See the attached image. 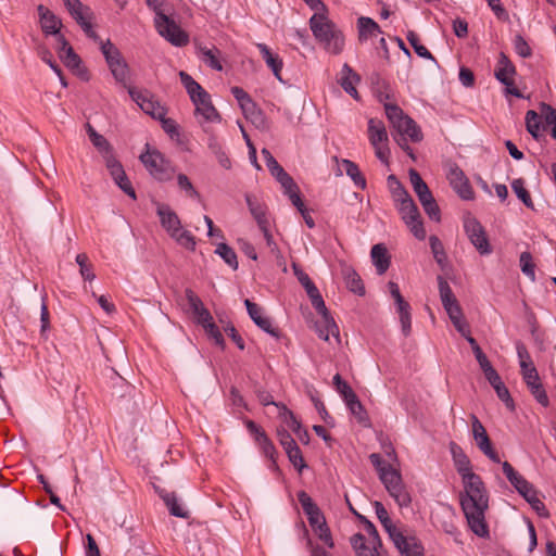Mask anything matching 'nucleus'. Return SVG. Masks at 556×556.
I'll return each mask as SVG.
<instances>
[{
    "instance_id": "2",
    "label": "nucleus",
    "mask_w": 556,
    "mask_h": 556,
    "mask_svg": "<svg viewBox=\"0 0 556 556\" xmlns=\"http://www.w3.org/2000/svg\"><path fill=\"white\" fill-rule=\"evenodd\" d=\"M386 116L393 129V137L397 144L407 152L412 160H416L409 141H417V127L415 121L406 115L403 110L392 103L383 102Z\"/></svg>"
},
{
    "instance_id": "48",
    "label": "nucleus",
    "mask_w": 556,
    "mask_h": 556,
    "mask_svg": "<svg viewBox=\"0 0 556 556\" xmlns=\"http://www.w3.org/2000/svg\"><path fill=\"white\" fill-rule=\"evenodd\" d=\"M76 263L79 266V273L84 280L92 281L96 278V275L92 271V266L89 263V258L87 254L79 253L76 256Z\"/></svg>"
},
{
    "instance_id": "45",
    "label": "nucleus",
    "mask_w": 556,
    "mask_h": 556,
    "mask_svg": "<svg viewBox=\"0 0 556 556\" xmlns=\"http://www.w3.org/2000/svg\"><path fill=\"white\" fill-rule=\"evenodd\" d=\"M333 386L337 392L343 397L345 404L357 396L350 384L342 379L340 374L334 375Z\"/></svg>"
},
{
    "instance_id": "24",
    "label": "nucleus",
    "mask_w": 556,
    "mask_h": 556,
    "mask_svg": "<svg viewBox=\"0 0 556 556\" xmlns=\"http://www.w3.org/2000/svg\"><path fill=\"white\" fill-rule=\"evenodd\" d=\"M256 47L260 50V53L262 54L266 65L271 70L275 77L280 83H283L280 74L283 66L282 59L278 54L273 53L268 46L265 43H257Z\"/></svg>"
},
{
    "instance_id": "3",
    "label": "nucleus",
    "mask_w": 556,
    "mask_h": 556,
    "mask_svg": "<svg viewBox=\"0 0 556 556\" xmlns=\"http://www.w3.org/2000/svg\"><path fill=\"white\" fill-rule=\"evenodd\" d=\"M179 78L189 94L191 102L195 106V116L201 118L199 119V123H220L222 116L213 105L210 93L187 72L180 71Z\"/></svg>"
},
{
    "instance_id": "26",
    "label": "nucleus",
    "mask_w": 556,
    "mask_h": 556,
    "mask_svg": "<svg viewBox=\"0 0 556 556\" xmlns=\"http://www.w3.org/2000/svg\"><path fill=\"white\" fill-rule=\"evenodd\" d=\"M315 331L324 341H329V336L332 334L340 342L339 327L330 314L321 316V320L315 323Z\"/></svg>"
},
{
    "instance_id": "38",
    "label": "nucleus",
    "mask_w": 556,
    "mask_h": 556,
    "mask_svg": "<svg viewBox=\"0 0 556 556\" xmlns=\"http://www.w3.org/2000/svg\"><path fill=\"white\" fill-rule=\"evenodd\" d=\"M502 469L507 480L517 490L526 489L529 483L508 462L502 463Z\"/></svg>"
},
{
    "instance_id": "9",
    "label": "nucleus",
    "mask_w": 556,
    "mask_h": 556,
    "mask_svg": "<svg viewBox=\"0 0 556 556\" xmlns=\"http://www.w3.org/2000/svg\"><path fill=\"white\" fill-rule=\"evenodd\" d=\"M139 159L155 179L167 181L172 178L173 169L160 151L149 150V144H147V151L141 153Z\"/></svg>"
},
{
    "instance_id": "59",
    "label": "nucleus",
    "mask_w": 556,
    "mask_h": 556,
    "mask_svg": "<svg viewBox=\"0 0 556 556\" xmlns=\"http://www.w3.org/2000/svg\"><path fill=\"white\" fill-rule=\"evenodd\" d=\"M514 49L516 53L521 58H529L532 54V49L526 41V39L521 35H516L514 37Z\"/></svg>"
},
{
    "instance_id": "5",
    "label": "nucleus",
    "mask_w": 556,
    "mask_h": 556,
    "mask_svg": "<svg viewBox=\"0 0 556 556\" xmlns=\"http://www.w3.org/2000/svg\"><path fill=\"white\" fill-rule=\"evenodd\" d=\"M377 518L393 542L401 556H417V540L414 535L407 534L402 528L395 526L382 503H374Z\"/></svg>"
},
{
    "instance_id": "31",
    "label": "nucleus",
    "mask_w": 556,
    "mask_h": 556,
    "mask_svg": "<svg viewBox=\"0 0 556 556\" xmlns=\"http://www.w3.org/2000/svg\"><path fill=\"white\" fill-rule=\"evenodd\" d=\"M60 59L71 70L75 72L80 78L88 80V72L81 67V60L78 54L75 53L73 48H68L65 54H61Z\"/></svg>"
},
{
    "instance_id": "25",
    "label": "nucleus",
    "mask_w": 556,
    "mask_h": 556,
    "mask_svg": "<svg viewBox=\"0 0 556 556\" xmlns=\"http://www.w3.org/2000/svg\"><path fill=\"white\" fill-rule=\"evenodd\" d=\"M450 452L453 458L454 466L460 477L469 472H472L470 459L457 443H450Z\"/></svg>"
},
{
    "instance_id": "49",
    "label": "nucleus",
    "mask_w": 556,
    "mask_h": 556,
    "mask_svg": "<svg viewBox=\"0 0 556 556\" xmlns=\"http://www.w3.org/2000/svg\"><path fill=\"white\" fill-rule=\"evenodd\" d=\"M200 51L203 55V61L205 62V64H207L211 68H213L215 71L223 70V65L217 58V53H219V51L217 49H210V48L203 47V48H200Z\"/></svg>"
},
{
    "instance_id": "52",
    "label": "nucleus",
    "mask_w": 556,
    "mask_h": 556,
    "mask_svg": "<svg viewBox=\"0 0 556 556\" xmlns=\"http://www.w3.org/2000/svg\"><path fill=\"white\" fill-rule=\"evenodd\" d=\"M90 141L103 156L113 153L111 143L99 132L91 134Z\"/></svg>"
},
{
    "instance_id": "12",
    "label": "nucleus",
    "mask_w": 556,
    "mask_h": 556,
    "mask_svg": "<svg viewBox=\"0 0 556 556\" xmlns=\"http://www.w3.org/2000/svg\"><path fill=\"white\" fill-rule=\"evenodd\" d=\"M389 291L391 296L395 301L396 312L400 317L402 332L405 337L409 336L412 332V316H410V305L405 299L402 296L400 292V288L396 282L389 281L388 283Z\"/></svg>"
},
{
    "instance_id": "1",
    "label": "nucleus",
    "mask_w": 556,
    "mask_h": 556,
    "mask_svg": "<svg viewBox=\"0 0 556 556\" xmlns=\"http://www.w3.org/2000/svg\"><path fill=\"white\" fill-rule=\"evenodd\" d=\"M462 482L465 493L460 497V505L468 526L476 535L486 538L489 528L485 521V510L489 506V498L484 483L473 471L462 476Z\"/></svg>"
},
{
    "instance_id": "34",
    "label": "nucleus",
    "mask_w": 556,
    "mask_h": 556,
    "mask_svg": "<svg viewBox=\"0 0 556 556\" xmlns=\"http://www.w3.org/2000/svg\"><path fill=\"white\" fill-rule=\"evenodd\" d=\"M343 277L345 280L346 288L357 294V295H364L365 294V287L363 283V280L361 276L353 269V268H345L343 269Z\"/></svg>"
},
{
    "instance_id": "40",
    "label": "nucleus",
    "mask_w": 556,
    "mask_h": 556,
    "mask_svg": "<svg viewBox=\"0 0 556 556\" xmlns=\"http://www.w3.org/2000/svg\"><path fill=\"white\" fill-rule=\"evenodd\" d=\"M350 509L358 518V520L364 525V529L369 536V544H374L375 546L382 547V541L379 536V533H378L375 525L370 520H368L365 516L358 514L351 505H350Z\"/></svg>"
},
{
    "instance_id": "16",
    "label": "nucleus",
    "mask_w": 556,
    "mask_h": 556,
    "mask_svg": "<svg viewBox=\"0 0 556 556\" xmlns=\"http://www.w3.org/2000/svg\"><path fill=\"white\" fill-rule=\"evenodd\" d=\"M516 349L523 380L526 381V383H532L533 381L535 382L536 379L540 378L526 345L521 342H518L516 344Z\"/></svg>"
},
{
    "instance_id": "41",
    "label": "nucleus",
    "mask_w": 556,
    "mask_h": 556,
    "mask_svg": "<svg viewBox=\"0 0 556 556\" xmlns=\"http://www.w3.org/2000/svg\"><path fill=\"white\" fill-rule=\"evenodd\" d=\"M379 478L389 493L396 491L400 486H403L400 473L392 467L387 471H382Z\"/></svg>"
},
{
    "instance_id": "23",
    "label": "nucleus",
    "mask_w": 556,
    "mask_h": 556,
    "mask_svg": "<svg viewBox=\"0 0 556 556\" xmlns=\"http://www.w3.org/2000/svg\"><path fill=\"white\" fill-rule=\"evenodd\" d=\"M371 261L378 275H383L391 265V256L383 243H377L370 251Z\"/></svg>"
},
{
    "instance_id": "30",
    "label": "nucleus",
    "mask_w": 556,
    "mask_h": 556,
    "mask_svg": "<svg viewBox=\"0 0 556 556\" xmlns=\"http://www.w3.org/2000/svg\"><path fill=\"white\" fill-rule=\"evenodd\" d=\"M494 75L496 79L501 83H506V79L514 78V76L516 75L515 65L503 52H501L498 55Z\"/></svg>"
},
{
    "instance_id": "39",
    "label": "nucleus",
    "mask_w": 556,
    "mask_h": 556,
    "mask_svg": "<svg viewBox=\"0 0 556 556\" xmlns=\"http://www.w3.org/2000/svg\"><path fill=\"white\" fill-rule=\"evenodd\" d=\"M100 49L109 67L124 60L118 48L110 39L101 42Z\"/></svg>"
},
{
    "instance_id": "19",
    "label": "nucleus",
    "mask_w": 556,
    "mask_h": 556,
    "mask_svg": "<svg viewBox=\"0 0 556 556\" xmlns=\"http://www.w3.org/2000/svg\"><path fill=\"white\" fill-rule=\"evenodd\" d=\"M359 81L361 76L356 72H354L353 68L348 63H344L341 68L340 78L338 83L340 84L342 89L355 100H359V94L355 87V85L358 84Z\"/></svg>"
},
{
    "instance_id": "10",
    "label": "nucleus",
    "mask_w": 556,
    "mask_h": 556,
    "mask_svg": "<svg viewBox=\"0 0 556 556\" xmlns=\"http://www.w3.org/2000/svg\"><path fill=\"white\" fill-rule=\"evenodd\" d=\"M128 93L146 114L155 119L162 118L166 115V108L162 105L148 90H137L134 87H128Z\"/></svg>"
},
{
    "instance_id": "29",
    "label": "nucleus",
    "mask_w": 556,
    "mask_h": 556,
    "mask_svg": "<svg viewBox=\"0 0 556 556\" xmlns=\"http://www.w3.org/2000/svg\"><path fill=\"white\" fill-rule=\"evenodd\" d=\"M207 148L211 153L216 157L217 162L225 169L231 168V161L228 157L223 143L218 140V138L214 134H210L207 138Z\"/></svg>"
},
{
    "instance_id": "53",
    "label": "nucleus",
    "mask_w": 556,
    "mask_h": 556,
    "mask_svg": "<svg viewBox=\"0 0 556 556\" xmlns=\"http://www.w3.org/2000/svg\"><path fill=\"white\" fill-rule=\"evenodd\" d=\"M104 160H105L106 168H108L111 177L113 178V180L117 179L118 177H121L122 175L125 174L123 165L121 164L119 161H117L114 157L113 153L110 155H104Z\"/></svg>"
},
{
    "instance_id": "42",
    "label": "nucleus",
    "mask_w": 556,
    "mask_h": 556,
    "mask_svg": "<svg viewBox=\"0 0 556 556\" xmlns=\"http://www.w3.org/2000/svg\"><path fill=\"white\" fill-rule=\"evenodd\" d=\"M215 253L219 255L224 262L231 267L233 270L238 269V260L237 254L232 248H230L227 243H219L215 250Z\"/></svg>"
},
{
    "instance_id": "61",
    "label": "nucleus",
    "mask_w": 556,
    "mask_h": 556,
    "mask_svg": "<svg viewBox=\"0 0 556 556\" xmlns=\"http://www.w3.org/2000/svg\"><path fill=\"white\" fill-rule=\"evenodd\" d=\"M203 328L205 329L206 333L213 338L215 344L219 345L222 349L225 348L224 337L214 321H211Z\"/></svg>"
},
{
    "instance_id": "8",
    "label": "nucleus",
    "mask_w": 556,
    "mask_h": 556,
    "mask_svg": "<svg viewBox=\"0 0 556 556\" xmlns=\"http://www.w3.org/2000/svg\"><path fill=\"white\" fill-rule=\"evenodd\" d=\"M154 24L157 33L176 47H184L189 42L188 35L161 10L155 9Z\"/></svg>"
},
{
    "instance_id": "7",
    "label": "nucleus",
    "mask_w": 556,
    "mask_h": 556,
    "mask_svg": "<svg viewBox=\"0 0 556 556\" xmlns=\"http://www.w3.org/2000/svg\"><path fill=\"white\" fill-rule=\"evenodd\" d=\"M439 290L443 307L446 311L454 327L460 334H466L467 323L463 317L462 308L455 299L448 283L442 277H439Z\"/></svg>"
},
{
    "instance_id": "60",
    "label": "nucleus",
    "mask_w": 556,
    "mask_h": 556,
    "mask_svg": "<svg viewBox=\"0 0 556 556\" xmlns=\"http://www.w3.org/2000/svg\"><path fill=\"white\" fill-rule=\"evenodd\" d=\"M306 516H307L308 522L314 531H318L319 528L327 525L325 517H324L321 510L319 509V507H317L313 511L306 514Z\"/></svg>"
},
{
    "instance_id": "56",
    "label": "nucleus",
    "mask_w": 556,
    "mask_h": 556,
    "mask_svg": "<svg viewBox=\"0 0 556 556\" xmlns=\"http://www.w3.org/2000/svg\"><path fill=\"white\" fill-rule=\"evenodd\" d=\"M346 406L359 422L364 424L365 421H367V413L357 396L349 401V403H346Z\"/></svg>"
},
{
    "instance_id": "32",
    "label": "nucleus",
    "mask_w": 556,
    "mask_h": 556,
    "mask_svg": "<svg viewBox=\"0 0 556 556\" xmlns=\"http://www.w3.org/2000/svg\"><path fill=\"white\" fill-rule=\"evenodd\" d=\"M368 132L370 142L374 147H378L380 143L388 140L386 126L380 119L370 118L368 121Z\"/></svg>"
},
{
    "instance_id": "55",
    "label": "nucleus",
    "mask_w": 556,
    "mask_h": 556,
    "mask_svg": "<svg viewBox=\"0 0 556 556\" xmlns=\"http://www.w3.org/2000/svg\"><path fill=\"white\" fill-rule=\"evenodd\" d=\"M520 266L521 271L530 278L531 281L535 280V271L534 264L532 262V256L529 252H522L520 254Z\"/></svg>"
},
{
    "instance_id": "11",
    "label": "nucleus",
    "mask_w": 556,
    "mask_h": 556,
    "mask_svg": "<svg viewBox=\"0 0 556 556\" xmlns=\"http://www.w3.org/2000/svg\"><path fill=\"white\" fill-rule=\"evenodd\" d=\"M471 432L478 448L492 462L501 463L497 452L493 448L488 432L476 415H471Z\"/></svg>"
},
{
    "instance_id": "13",
    "label": "nucleus",
    "mask_w": 556,
    "mask_h": 556,
    "mask_svg": "<svg viewBox=\"0 0 556 556\" xmlns=\"http://www.w3.org/2000/svg\"><path fill=\"white\" fill-rule=\"evenodd\" d=\"M464 227L470 242L479 253L490 254L491 248L481 224L473 217H467L464 222Z\"/></svg>"
},
{
    "instance_id": "54",
    "label": "nucleus",
    "mask_w": 556,
    "mask_h": 556,
    "mask_svg": "<svg viewBox=\"0 0 556 556\" xmlns=\"http://www.w3.org/2000/svg\"><path fill=\"white\" fill-rule=\"evenodd\" d=\"M527 386L529 387L532 395L535 397V400L543 406H547L549 401H548V396L545 392V390L543 389L542 387V383L540 381V379H536V381L534 382H529L527 383Z\"/></svg>"
},
{
    "instance_id": "18",
    "label": "nucleus",
    "mask_w": 556,
    "mask_h": 556,
    "mask_svg": "<svg viewBox=\"0 0 556 556\" xmlns=\"http://www.w3.org/2000/svg\"><path fill=\"white\" fill-rule=\"evenodd\" d=\"M185 293L197 323L205 327V325L213 321L211 313L203 305L201 299L191 289H186Z\"/></svg>"
},
{
    "instance_id": "37",
    "label": "nucleus",
    "mask_w": 556,
    "mask_h": 556,
    "mask_svg": "<svg viewBox=\"0 0 556 556\" xmlns=\"http://www.w3.org/2000/svg\"><path fill=\"white\" fill-rule=\"evenodd\" d=\"M341 164L346 175L353 180L354 185L361 189H365L366 179L361 173L357 164L348 159L342 160Z\"/></svg>"
},
{
    "instance_id": "22",
    "label": "nucleus",
    "mask_w": 556,
    "mask_h": 556,
    "mask_svg": "<svg viewBox=\"0 0 556 556\" xmlns=\"http://www.w3.org/2000/svg\"><path fill=\"white\" fill-rule=\"evenodd\" d=\"M37 10L42 31L46 35H58L62 26L61 21L42 4H39Z\"/></svg>"
},
{
    "instance_id": "43",
    "label": "nucleus",
    "mask_w": 556,
    "mask_h": 556,
    "mask_svg": "<svg viewBox=\"0 0 556 556\" xmlns=\"http://www.w3.org/2000/svg\"><path fill=\"white\" fill-rule=\"evenodd\" d=\"M511 188L517 198L528 207L534 210L533 201L530 197V193L525 187V181L521 178L515 179L511 182Z\"/></svg>"
},
{
    "instance_id": "36",
    "label": "nucleus",
    "mask_w": 556,
    "mask_h": 556,
    "mask_svg": "<svg viewBox=\"0 0 556 556\" xmlns=\"http://www.w3.org/2000/svg\"><path fill=\"white\" fill-rule=\"evenodd\" d=\"M114 79L121 84L123 87L127 88L128 87H131L129 85V77H130V71H129V66L127 64V62L124 60H122L121 62L112 65L111 67H109Z\"/></svg>"
},
{
    "instance_id": "63",
    "label": "nucleus",
    "mask_w": 556,
    "mask_h": 556,
    "mask_svg": "<svg viewBox=\"0 0 556 556\" xmlns=\"http://www.w3.org/2000/svg\"><path fill=\"white\" fill-rule=\"evenodd\" d=\"M114 181L118 186V188L123 190L127 195H129L134 200L136 199V191L132 188V185L128 179L126 173L118 177L117 179H115Z\"/></svg>"
},
{
    "instance_id": "51",
    "label": "nucleus",
    "mask_w": 556,
    "mask_h": 556,
    "mask_svg": "<svg viewBox=\"0 0 556 556\" xmlns=\"http://www.w3.org/2000/svg\"><path fill=\"white\" fill-rule=\"evenodd\" d=\"M280 417L282 418L283 422L294 432L300 433L302 425L296 419L294 414L288 409L285 405H281V412Z\"/></svg>"
},
{
    "instance_id": "6",
    "label": "nucleus",
    "mask_w": 556,
    "mask_h": 556,
    "mask_svg": "<svg viewBox=\"0 0 556 556\" xmlns=\"http://www.w3.org/2000/svg\"><path fill=\"white\" fill-rule=\"evenodd\" d=\"M309 27L315 38L328 52L339 54L343 50L344 37L341 30L325 14L315 13L309 18Z\"/></svg>"
},
{
    "instance_id": "44",
    "label": "nucleus",
    "mask_w": 556,
    "mask_h": 556,
    "mask_svg": "<svg viewBox=\"0 0 556 556\" xmlns=\"http://www.w3.org/2000/svg\"><path fill=\"white\" fill-rule=\"evenodd\" d=\"M290 463L298 469L299 472L306 467L302 452L296 443L283 448Z\"/></svg>"
},
{
    "instance_id": "28",
    "label": "nucleus",
    "mask_w": 556,
    "mask_h": 556,
    "mask_svg": "<svg viewBox=\"0 0 556 556\" xmlns=\"http://www.w3.org/2000/svg\"><path fill=\"white\" fill-rule=\"evenodd\" d=\"M350 543L357 556H380L379 548L374 544H367L366 539L362 533H355L351 536Z\"/></svg>"
},
{
    "instance_id": "46",
    "label": "nucleus",
    "mask_w": 556,
    "mask_h": 556,
    "mask_svg": "<svg viewBox=\"0 0 556 556\" xmlns=\"http://www.w3.org/2000/svg\"><path fill=\"white\" fill-rule=\"evenodd\" d=\"M429 243L434 260L441 266V268L444 269L446 265V255L442 242L437 236H431L429 238Z\"/></svg>"
},
{
    "instance_id": "20",
    "label": "nucleus",
    "mask_w": 556,
    "mask_h": 556,
    "mask_svg": "<svg viewBox=\"0 0 556 556\" xmlns=\"http://www.w3.org/2000/svg\"><path fill=\"white\" fill-rule=\"evenodd\" d=\"M448 179L452 187L462 199L471 200L473 198V190L464 173L458 167L451 168Z\"/></svg>"
},
{
    "instance_id": "17",
    "label": "nucleus",
    "mask_w": 556,
    "mask_h": 556,
    "mask_svg": "<svg viewBox=\"0 0 556 556\" xmlns=\"http://www.w3.org/2000/svg\"><path fill=\"white\" fill-rule=\"evenodd\" d=\"M244 198L249 211L255 219L258 228L266 229V227H270L267 206L261 200L250 193H247Z\"/></svg>"
},
{
    "instance_id": "15",
    "label": "nucleus",
    "mask_w": 556,
    "mask_h": 556,
    "mask_svg": "<svg viewBox=\"0 0 556 556\" xmlns=\"http://www.w3.org/2000/svg\"><path fill=\"white\" fill-rule=\"evenodd\" d=\"M244 305L250 318L258 328L275 338H279V330L273 327L269 318L262 316V308L256 303L247 299L244 301Z\"/></svg>"
},
{
    "instance_id": "27",
    "label": "nucleus",
    "mask_w": 556,
    "mask_h": 556,
    "mask_svg": "<svg viewBox=\"0 0 556 556\" xmlns=\"http://www.w3.org/2000/svg\"><path fill=\"white\" fill-rule=\"evenodd\" d=\"M156 491L168 508L170 515L184 519L189 518V511L178 503V498L174 492H167L159 489H156Z\"/></svg>"
},
{
    "instance_id": "4",
    "label": "nucleus",
    "mask_w": 556,
    "mask_h": 556,
    "mask_svg": "<svg viewBox=\"0 0 556 556\" xmlns=\"http://www.w3.org/2000/svg\"><path fill=\"white\" fill-rule=\"evenodd\" d=\"M387 182L394 207L396 208L401 219L410 232L417 237V205L414 199L395 175H389Z\"/></svg>"
},
{
    "instance_id": "35",
    "label": "nucleus",
    "mask_w": 556,
    "mask_h": 556,
    "mask_svg": "<svg viewBox=\"0 0 556 556\" xmlns=\"http://www.w3.org/2000/svg\"><path fill=\"white\" fill-rule=\"evenodd\" d=\"M231 93L238 101L244 114L253 113L256 110L255 102L252 100L250 94L247 91H244L241 87H232Z\"/></svg>"
},
{
    "instance_id": "58",
    "label": "nucleus",
    "mask_w": 556,
    "mask_h": 556,
    "mask_svg": "<svg viewBox=\"0 0 556 556\" xmlns=\"http://www.w3.org/2000/svg\"><path fill=\"white\" fill-rule=\"evenodd\" d=\"M541 113L547 125L552 126V137L556 140V110L551 105L543 103Z\"/></svg>"
},
{
    "instance_id": "47",
    "label": "nucleus",
    "mask_w": 556,
    "mask_h": 556,
    "mask_svg": "<svg viewBox=\"0 0 556 556\" xmlns=\"http://www.w3.org/2000/svg\"><path fill=\"white\" fill-rule=\"evenodd\" d=\"M170 237L175 239L178 244L186 248L187 250H195V238L191 235L190 231L180 228L178 231L173 232Z\"/></svg>"
},
{
    "instance_id": "14",
    "label": "nucleus",
    "mask_w": 556,
    "mask_h": 556,
    "mask_svg": "<svg viewBox=\"0 0 556 556\" xmlns=\"http://www.w3.org/2000/svg\"><path fill=\"white\" fill-rule=\"evenodd\" d=\"M419 203L428 217L437 223L441 220L440 207L431 194L427 184L419 177Z\"/></svg>"
},
{
    "instance_id": "62",
    "label": "nucleus",
    "mask_w": 556,
    "mask_h": 556,
    "mask_svg": "<svg viewBox=\"0 0 556 556\" xmlns=\"http://www.w3.org/2000/svg\"><path fill=\"white\" fill-rule=\"evenodd\" d=\"M177 184L181 190H185L188 192L189 197L191 198H199V192L193 188V185L191 184L190 179L185 174H178L177 176Z\"/></svg>"
},
{
    "instance_id": "64",
    "label": "nucleus",
    "mask_w": 556,
    "mask_h": 556,
    "mask_svg": "<svg viewBox=\"0 0 556 556\" xmlns=\"http://www.w3.org/2000/svg\"><path fill=\"white\" fill-rule=\"evenodd\" d=\"M390 495L395 500V502L401 507L408 506L412 501L408 492L404 489V486H400L396 491L391 492Z\"/></svg>"
},
{
    "instance_id": "57",
    "label": "nucleus",
    "mask_w": 556,
    "mask_h": 556,
    "mask_svg": "<svg viewBox=\"0 0 556 556\" xmlns=\"http://www.w3.org/2000/svg\"><path fill=\"white\" fill-rule=\"evenodd\" d=\"M263 452V454L269 458L274 465H276V448L273 442L269 440L267 435H261L260 440L256 441Z\"/></svg>"
},
{
    "instance_id": "33",
    "label": "nucleus",
    "mask_w": 556,
    "mask_h": 556,
    "mask_svg": "<svg viewBox=\"0 0 556 556\" xmlns=\"http://www.w3.org/2000/svg\"><path fill=\"white\" fill-rule=\"evenodd\" d=\"M358 39L365 41L369 37L376 36L381 33L379 25L370 17L362 16L357 21Z\"/></svg>"
},
{
    "instance_id": "50",
    "label": "nucleus",
    "mask_w": 556,
    "mask_h": 556,
    "mask_svg": "<svg viewBox=\"0 0 556 556\" xmlns=\"http://www.w3.org/2000/svg\"><path fill=\"white\" fill-rule=\"evenodd\" d=\"M526 126L529 134L538 139L540 136L541 127H540V116L535 111H528L526 114Z\"/></svg>"
},
{
    "instance_id": "21",
    "label": "nucleus",
    "mask_w": 556,
    "mask_h": 556,
    "mask_svg": "<svg viewBox=\"0 0 556 556\" xmlns=\"http://www.w3.org/2000/svg\"><path fill=\"white\" fill-rule=\"evenodd\" d=\"M156 213L161 225L172 236L181 228L178 215L167 204H157Z\"/></svg>"
}]
</instances>
